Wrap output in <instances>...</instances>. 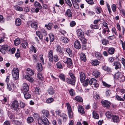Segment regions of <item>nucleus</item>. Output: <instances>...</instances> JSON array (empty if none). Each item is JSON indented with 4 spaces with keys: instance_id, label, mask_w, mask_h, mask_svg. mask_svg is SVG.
Masks as SVG:
<instances>
[{
    "instance_id": "obj_58",
    "label": "nucleus",
    "mask_w": 125,
    "mask_h": 125,
    "mask_svg": "<svg viewBox=\"0 0 125 125\" xmlns=\"http://www.w3.org/2000/svg\"><path fill=\"white\" fill-rule=\"evenodd\" d=\"M54 99L52 98H50L47 99L46 100V102L48 103H50L53 101Z\"/></svg>"
},
{
    "instance_id": "obj_3",
    "label": "nucleus",
    "mask_w": 125,
    "mask_h": 125,
    "mask_svg": "<svg viewBox=\"0 0 125 125\" xmlns=\"http://www.w3.org/2000/svg\"><path fill=\"white\" fill-rule=\"evenodd\" d=\"M11 108L15 111L19 112L20 109L19 108V103L17 100H15L12 102L11 104Z\"/></svg>"
},
{
    "instance_id": "obj_31",
    "label": "nucleus",
    "mask_w": 125,
    "mask_h": 125,
    "mask_svg": "<svg viewBox=\"0 0 125 125\" xmlns=\"http://www.w3.org/2000/svg\"><path fill=\"white\" fill-rule=\"evenodd\" d=\"M42 113L47 117H48L50 115L49 112L47 110H43L42 111Z\"/></svg>"
},
{
    "instance_id": "obj_15",
    "label": "nucleus",
    "mask_w": 125,
    "mask_h": 125,
    "mask_svg": "<svg viewBox=\"0 0 125 125\" xmlns=\"http://www.w3.org/2000/svg\"><path fill=\"white\" fill-rule=\"evenodd\" d=\"M101 103L103 106L107 108L109 107L111 104L109 102L106 100L102 101Z\"/></svg>"
},
{
    "instance_id": "obj_19",
    "label": "nucleus",
    "mask_w": 125,
    "mask_h": 125,
    "mask_svg": "<svg viewBox=\"0 0 125 125\" xmlns=\"http://www.w3.org/2000/svg\"><path fill=\"white\" fill-rule=\"evenodd\" d=\"M81 60L84 62H85L86 60V57L85 55L83 53H81L80 54Z\"/></svg>"
},
{
    "instance_id": "obj_42",
    "label": "nucleus",
    "mask_w": 125,
    "mask_h": 125,
    "mask_svg": "<svg viewBox=\"0 0 125 125\" xmlns=\"http://www.w3.org/2000/svg\"><path fill=\"white\" fill-rule=\"evenodd\" d=\"M61 41L64 43H67L68 42V40L67 38L65 37H63L61 38Z\"/></svg>"
},
{
    "instance_id": "obj_16",
    "label": "nucleus",
    "mask_w": 125,
    "mask_h": 125,
    "mask_svg": "<svg viewBox=\"0 0 125 125\" xmlns=\"http://www.w3.org/2000/svg\"><path fill=\"white\" fill-rule=\"evenodd\" d=\"M29 89V86L27 83H24L23 84L22 90L23 92H28Z\"/></svg>"
},
{
    "instance_id": "obj_34",
    "label": "nucleus",
    "mask_w": 125,
    "mask_h": 125,
    "mask_svg": "<svg viewBox=\"0 0 125 125\" xmlns=\"http://www.w3.org/2000/svg\"><path fill=\"white\" fill-rule=\"evenodd\" d=\"M36 35L39 37L40 39L42 41L43 36L40 32L39 31H37L36 32Z\"/></svg>"
},
{
    "instance_id": "obj_64",
    "label": "nucleus",
    "mask_w": 125,
    "mask_h": 125,
    "mask_svg": "<svg viewBox=\"0 0 125 125\" xmlns=\"http://www.w3.org/2000/svg\"><path fill=\"white\" fill-rule=\"evenodd\" d=\"M96 12L97 14H99L101 13L102 10L101 8L99 7H97L96 8Z\"/></svg>"
},
{
    "instance_id": "obj_21",
    "label": "nucleus",
    "mask_w": 125,
    "mask_h": 125,
    "mask_svg": "<svg viewBox=\"0 0 125 125\" xmlns=\"http://www.w3.org/2000/svg\"><path fill=\"white\" fill-rule=\"evenodd\" d=\"M66 16H67L69 17H71L72 16V13L71 10L69 9H68L66 10L65 13Z\"/></svg>"
},
{
    "instance_id": "obj_46",
    "label": "nucleus",
    "mask_w": 125,
    "mask_h": 125,
    "mask_svg": "<svg viewBox=\"0 0 125 125\" xmlns=\"http://www.w3.org/2000/svg\"><path fill=\"white\" fill-rule=\"evenodd\" d=\"M75 1H74L73 2H72L73 7L76 9H79V7L78 4L77 3H75Z\"/></svg>"
},
{
    "instance_id": "obj_29",
    "label": "nucleus",
    "mask_w": 125,
    "mask_h": 125,
    "mask_svg": "<svg viewBox=\"0 0 125 125\" xmlns=\"http://www.w3.org/2000/svg\"><path fill=\"white\" fill-rule=\"evenodd\" d=\"M109 29L104 28L102 31V33L104 35H107L109 34Z\"/></svg>"
},
{
    "instance_id": "obj_59",
    "label": "nucleus",
    "mask_w": 125,
    "mask_h": 125,
    "mask_svg": "<svg viewBox=\"0 0 125 125\" xmlns=\"http://www.w3.org/2000/svg\"><path fill=\"white\" fill-rule=\"evenodd\" d=\"M20 107L21 108H23L25 106V103L21 101L20 102Z\"/></svg>"
},
{
    "instance_id": "obj_51",
    "label": "nucleus",
    "mask_w": 125,
    "mask_h": 125,
    "mask_svg": "<svg viewBox=\"0 0 125 125\" xmlns=\"http://www.w3.org/2000/svg\"><path fill=\"white\" fill-rule=\"evenodd\" d=\"M50 39L51 42L53 41L54 40V36L52 34H50L49 35Z\"/></svg>"
},
{
    "instance_id": "obj_13",
    "label": "nucleus",
    "mask_w": 125,
    "mask_h": 125,
    "mask_svg": "<svg viewBox=\"0 0 125 125\" xmlns=\"http://www.w3.org/2000/svg\"><path fill=\"white\" fill-rule=\"evenodd\" d=\"M114 64L115 66V68L116 70H117L121 68V65L120 62L118 61L114 62Z\"/></svg>"
},
{
    "instance_id": "obj_6",
    "label": "nucleus",
    "mask_w": 125,
    "mask_h": 125,
    "mask_svg": "<svg viewBox=\"0 0 125 125\" xmlns=\"http://www.w3.org/2000/svg\"><path fill=\"white\" fill-rule=\"evenodd\" d=\"M95 56L99 60L103 62H104L105 59L102 54L99 52H96L95 54Z\"/></svg>"
},
{
    "instance_id": "obj_17",
    "label": "nucleus",
    "mask_w": 125,
    "mask_h": 125,
    "mask_svg": "<svg viewBox=\"0 0 125 125\" xmlns=\"http://www.w3.org/2000/svg\"><path fill=\"white\" fill-rule=\"evenodd\" d=\"M24 96L26 99H28L31 98V94L28 92H23Z\"/></svg>"
},
{
    "instance_id": "obj_60",
    "label": "nucleus",
    "mask_w": 125,
    "mask_h": 125,
    "mask_svg": "<svg viewBox=\"0 0 125 125\" xmlns=\"http://www.w3.org/2000/svg\"><path fill=\"white\" fill-rule=\"evenodd\" d=\"M115 97L117 100L122 101H124V100L123 99L118 95H116Z\"/></svg>"
},
{
    "instance_id": "obj_24",
    "label": "nucleus",
    "mask_w": 125,
    "mask_h": 125,
    "mask_svg": "<svg viewBox=\"0 0 125 125\" xmlns=\"http://www.w3.org/2000/svg\"><path fill=\"white\" fill-rule=\"evenodd\" d=\"M93 116L94 118L95 119H98L99 118V115L95 111H93L92 113Z\"/></svg>"
},
{
    "instance_id": "obj_14",
    "label": "nucleus",
    "mask_w": 125,
    "mask_h": 125,
    "mask_svg": "<svg viewBox=\"0 0 125 125\" xmlns=\"http://www.w3.org/2000/svg\"><path fill=\"white\" fill-rule=\"evenodd\" d=\"M9 46L7 45H0V52H1L2 53H3L2 52V51L7 50L9 47Z\"/></svg>"
},
{
    "instance_id": "obj_54",
    "label": "nucleus",
    "mask_w": 125,
    "mask_h": 125,
    "mask_svg": "<svg viewBox=\"0 0 125 125\" xmlns=\"http://www.w3.org/2000/svg\"><path fill=\"white\" fill-rule=\"evenodd\" d=\"M66 4L70 7L72 6V4L70 0H64Z\"/></svg>"
},
{
    "instance_id": "obj_63",
    "label": "nucleus",
    "mask_w": 125,
    "mask_h": 125,
    "mask_svg": "<svg viewBox=\"0 0 125 125\" xmlns=\"http://www.w3.org/2000/svg\"><path fill=\"white\" fill-rule=\"evenodd\" d=\"M41 32L44 35H46L47 34V31L43 28H42L41 29Z\"/></svg>"
},
{
    "instance_id": "obj_39",
    "label": "nucleus",
    "mask_w": 125,
    "mask_h": 125,
    "mask_svg": "<svg viewBox=\"0 0 125 125\" xmlns=\"http://www.w3.org/2000/svg\"><path fill=\"white\" fill-rule=\"evenodd\" d=\"M89 80L88 79H87L85 80H84V81L82 83H83V85L85 86H86L89 83Z\"/></svg>"
},
{
    "instance_id": "obj_2",
    "label": "nucleus",
    "mask_w": 125,
    "mask_h": 125,
    "mask_svg": "<svg viewBox=\"0 0 125 125\" xmlns=\"http://www.w3.org/2000/svg\"><path fill=\"white\" fill-rule=\"evenodd\" d=\"M38 122L40 125H48L49 124L48 119L44 116H42L41 119L39 118Z\"/></svg>"
},
{
    "instance_id": "obj_10",
    "label": "nucleus",
    "mask_w": 125,
    "mask_h": 125,
    "mask_svg": "<svg viewBox=\"0 0 125 125\" xmlns=\"http://www.w3.org/2000/svg\"><path fill=\"white\" fill-rule=\"evenodd\" d=\"M66 82L69 84H70L72 85H74L75 84V83L76 81V80L72 79L67 78L66 79Z\"/></svg>"
},
{
    "instance_id": "obj_23",
    "label": "nucleus",
    "mask_w": 125,
    "mask_h": 125,
    "mask_svg": "<svg viewBox=\"0 0 125 125\" xmlns=\"http://www.w3.org/2000/svg\"><path fill=\"white\" fill-rule=\"evenodd\" d=\"M102 68L104 70L106 71L108 73H110L112 71L111 69L109 67L106 66H103Z\"/></svg>"
},
{
    "instance_id": "obj_27",
    "label": "nucleus",
    "mask_w": 125,
    "mask_h": 125,
    "mask_svg": "<svg viewBox=\"0 0 125 125\" xmlns=\"http://www.w3.org/2000/svg\"><path fill=\"white\" fill-rule=\"evenodd\" d=\"M26 73L30 75H32L34 74L33 71L30 68H28L27 69Z\"/></svg>"
},
{
    "instance_id": "obj_32",
    "label": "nucleus",
    "mask_w": 125,
    "mask_h": 125,
    "mask_svg": "<svg viewBox=\"0 0 125 125\" xmlns=\"http://www.w3.org/2000/svg\"><path fill=\"white\" fill-rule=\"evenodd\" d=\"M74 99L76 101L79 102H82L83 101V99L82 97L79 96H76Z\"/></svg>"
},
{
    "instance_id": "obj_57",
    "label": "nucleus",
    "mask_w": 125,
    "mask_h": 125,
    "mask_svg": "<svg viewBox=\"0 0 125 125\" xmlns=\"http://www.w3.org/2000/svg\"><path fill=\"white\" fill-rule=\"evenodd\" d=\"M40 92V88L38 87H36L35 89V93L37 94H39Z\"/></svg>"
},
{
    "instance_id": "obj_50",
    "label": "nucleus",
    "mask_w": 125,
    "mask_h": 125,
    "mask_svg": "<svg viewBox=\"0 0 125 125\" xmlns=\"http://www.w3.org/2000/svg\"><path fill=\"white\" fill-rule=\"evenodd\" d=\"M56 51L60 53H62V51L61 48V47L59 45H57Z\"/></svg>"
},
{
    "instance_id": "obj_45",
    "label": "nucleus",
    "mask_w": 125,
    "mask_h": 125,
    "mask_svg": "<svg viewBox=\"0 0 125 125\" xmlns=\"http://www.w3.org/2000/svg\"><path fill=\"white\" fill-rule=\"evenodd\" d=\"M34 120L33 118L32 117H28L27 119V122L28 123L32 122Z\"/></svg>"
},
{
    "instance_id": "obj_12",
    "label": "nucleus",
    "mask_w": 125,
    "mask_h": 125,
    "mask_svg": "<svg viewBox=\"0 0 125 125\" xmlns=\"http://www.w3.org/2000/svg\"><path fill=\"white\" fill-rule=\"evenodd\" d=\"M74 45L75 48L77 49H79L81 47L80 42L78 40H76L74 42Z\"/></svg>"
},
{
    "instance_id": "obj_56",
    "label": "nucleus",
    "mask_w": 125,
    "mask_h": 125,
    "mask_svg": "<svg viewBox=\"0 0 125 125\" xmlns=\"http://www.w3.org/2000/svg\"><path fill=\"white\" fill-rule=\"evenodd\" d=\"M102 42L103 45H107L108 43V41L106 39H104L102 40Z\"/></svg>"
},
{
    "instance_id": "obj_52",
    "label": "nucleus",
    "mask_w": 125,
    "mask_h": 125,
    "mask_svg": "<svg viewBox=\"0 0 125 125\" xmlns=\"http://www.w3.org/2000/svg\"><path fill=\"white\" fill-rule=\"evenodd\" d=\"M121 73L120 72H118L115 75V78L117 79H118L121 76Z\"/></svg>"
},
{
    "instance_id": "obj_18",
    "label": "nucleus",
    "mask_w": 125,
    "mask_h": 125,
    "mask_svg": "<svg viewBox=\"0 0 125 125\" xmlns=\"http://www.w3.org/2000/svg\"><path fill=\"white\" fill-rule=\"evenodd\" d=\"M31 26L32 28L35 30L37 29V23L36 22H31Z\"/></svg>"
},
{
    "instance_id": "obj_44",
    "label": "nucleus",
    "mask_w": 125,
    "mask_h": 125,
    "mask_svg": "<svg viewBox=\"0 0 125 125\" xmlns=\"http://www.w3.org/2000/svg\"><path fill=\"white\" fill-rule=\"evenodd\" d=\"M96 80L94 78H92L89 81V84H93L94 83H96Z\"/></svg>"
},
{
    "instance_id": "obj_40",
    "label": "nucleus",
    "mask_w": 125,
    "mask_h": 125,
    "mask_svg": "<svg viewBox=\"0 0 125 125\" xmlns=\"http://www.w3.org/2000/svg\"><path fill=\"white\" fill-rule=\"evenodd\" d=\"M92 65L94 66L98 65L99 64V62L97 60L93 61L92 62Z\"/></svg>"
},
{
    "instance_id": "obj_53",
    "label": "nucleus",
    "mask_w": 125,
    "mask_h": 125,
    "mask_svg": "<svg viewBox=\"0 0 125 125\" xmlns=\"http://www.w3.org/2000/svg\"><path fill=\"white\" fill-rule=\"evenodd\" d=\"M37 76L38 78L40 80H42L43 79V77L42 76V74L41 73H39L37 74Z\"/></svg>"
},
{
    "instance_id": "obj_61",
    "label": "nucleus",
    "mask_w": 125,
    "mask_h": 125,
    "mask_svg": "<svg viewBox=\"0 0 125 125\" xmlns=\"http://www.w3.org/2000/svg\"><path fill=\"white\" fill-rule=\"evenodd\" d=\"M112 31L113 33H114L116 36L118 35V34L117 32V31L115 28L114 27L112 29Z\"/></svg>"
},
{
    "instance_id": "obj_20",
    "label": "nucleus",
    "mask_w": 125,
    "mask_h": 125,
    "mask_svg": "<svg viewBox=\"0 0 125 125\" xmlns=\"http://www.w3.org/2000/svg\"><path fill=\"white\" fill-rule=\"evenodd\" d=\"M115 51V49L113 47H110L108 49L107 52L109 54L112 55L113 54Z\"/></svg>"
},
{
    "instance_id": "obj_9",
    "label": "nucleus",
    "mask_w": 125,
    "mask_h": 125,
    "mask_svg": "<svg viewBox=\"0 0 125 125\" xmlns=\"http://www.w3.org/2000/svg\"><path fill=\"white\" fill-rule=\"evenodd\" d=\"M86 78L85 73L83 72H81L80 73V79L81 83L84 81Z\"/></svg>"
},
{
    "instance_id": "obj_7",
    "label": "nucleus",
    "mask_w": 125,
    "mask_h": 125,
    "mask_svg": "<svg viewBox=\"0 0 125 125\" xmlns=\"http://www.w3.org/2000/svg\"><path fill=\"white\" fill-rule=\"evenodd\" d=\"M63 61L65 63H67L68 65H71L72 64V61L71 59L66 57L64 58Z\"/></svg>"
},
{
    "instance_id": "obj_11",
    "label": "nucleus",
    "mask_w": 125,
    "mask_h": 125,
    "mask_svg": "<svg viewBox=\"0 0 125 125\" xmlns=\"http://www.w3.org/2000/svg\"><path fill=\"white\" fill-rule=\"evenodd\" d=\"M112 118L114 122L117 123L119 122L120 121L119 117L117 115H112Z\"/></svg>"
},
{
    "instance_id": "obj_25",
    "label": "nucleus",
    "mask_w": 125,
    "mask_h": 125,
    "mask_svg": "<svg viewBox=\"0 0 125 125\" xmlns=\"http://www.w3.org/2000/svg\"><path fill=\"white\" fill-rule=\"evenodd\" d=\"M25 77L26 79H27L31 82L32 83L34 79L32 78L28 75H25Z\"/></svg>"
},
{
    "instance_id": "obj_26",
    "label": "nucleus",
    "mask_w": 125,
    "mask_h": 125,
    "mask_svg": "<svg viewBox=\"0 0 125 125\" xmlns=\"http://www.w3.org/2000/svg\"><path fill=\"white\" fill-rule=\"evenodd\" d=\"M65 51L71 57L72 56V52L70 48H67L65 50Z\"/></svg>"
},
{
    "instance_id": "obj_62",
    "label": "nucleus",
    "mask_w": 125,
    "mask_h": 125,
    "mask_svg": "<svg viewBox=\"0 0 125 125\" xmlns=\"http://www.w3.org/2000/svg\"><path fill=\"white\" fill-rule=\"evenodd\" d=\"M15 9L16 10L20 11H22L23 10V9L22 8L18 6L15 7Z\"/></svg>"
},
{
    "instance_id": "obj_49",
    "label": "nucleus",
    "mask_w": 125,
    "mask_h": 125,
    "mask_svg": "<svg viewBox=\"0 0 125 125\" xmlns=\"http://www.w3.org/2000/svg\"><path fill=\"white\" fill-rule=\"evenodd\" d=\"M90 27L92 29H97L99 28V26L98 25L91 24L90 25Z\"/></svg>"
},
{
    "instance_id": "obj_43",
    "label": "nucleus",
    "mask_w": 125,
    "mask_h": 125,
    "mask_svg": "<svg viewBox=\"0 0 125 125\" xmlns=\"http://www.w3.org/2000/svg\"><path fill=\"white\" fill-rule=\"evenodd\" d=\"M112 112L111 111H107V112L105 114L106 116L108 118H110L111 117H112Z\"/></svg>"
},
{
    "instance_id": "obj_4",
    "label": "nucleus",
    "mask_w": 125,
    "mask_h": 125,
    "mask_svg": "<svg viewBox=\"0 0 125 125\" xmlns=\"http://www.w3.org/2000/svg\"><path fill=\"white\" fill-rule=\"evenodd\" d=\"M13 78L15 80L18 79L19 78V71L18 68H14L12 71Z\"/></svg>"
},
{
    "instance_id": "obj_41",
    "label": "nucleus",
    "mask_w": 125,
    "mask_h": 125,
    "mask_svg": "<svg viewBox=\"0 0 125 125\" xmlns=\"http://www.w3.org/2000/svg\"><path fill=\"white\" fill-rule=\"evenodd\" d=\"M34 6L35 7L40 8V9H41L42 8V7L40 3L37 1H35V2Z\"/></svg>"
},
{
    "instance_id": "obj_47",
    "label": "nucleus",
    "mask_w": 125,
    "mask_h": 125,
    "mask_svg": "<svg viewBox=\"0 0 125 125\" xmlns=\"http://www.w3.org/2000/svg\"><path fill=\"white\" fill-rule=\"evenodd\" d=\"M20 43V40L19 39H17L14 41V44L16 46L18 45Z\"/></svg>"
},
{
    "instance_id": "obj_22",
    "label": "nucleus",
    "mask_w": 125,
    "mask_h": 125,
    "mask_svg": "<svg viewBox=\"0 0 125 125\" xmlns=\"http://www.w3.org/2000/svg\"><path fill=\"white\" fill-rule=\"evenodd\" d=\"M47 91L48 93L50 95H52L54 93L53 88L52 86H50L49 88L47 90Z\"/></svg>"
},
{
    "instance_id": "obj_38",
    "label": "nucleus",
    "mask_w": 125,
    "mask_h": 125,
    "mask_svg": "<svg viewBox=\"0 0 125 125\" xmlns=\"http://www.w3.org/2000/svg\"><path fill=\"white\" fill-rule=\"evenodd\" d=\"M52 25V23H49L48 25H45V26L46 27L48 30H50L51 29Z\"/></svg>"
},
{
    "instance_id": "obj_55",
    "label": "nucleus",
    "mask_w": 125,
    "mask_h": 125,
    "mask_svg": "<svg viewBox=\"0 0 125 125\" xmlns=\"http://www.w3.org/2000/svg\"><path fill=\"white\" fill-rule=\"evenodd\" d=\"M69 93L71 96H73L75 95V93L74 90L72 89H71L69 91Z\"/></svg>"
},
{
    "instance_id": "obj_36",
    "label": "nucleus",
    "mask_w": 125,
    "mask_h": 125,
    "mask_svg": "<svg viewBox=\"0 0 125 125\" xmlns=\"http://www.w3.org/2000/svg\"><path fill=\"white\" fill-rule=\"evenodd\" d=\"M56 66L57 68L58 69H61L62 68V66L60 61L58 62L56 64Z\"/></svg>"
},
{
    "instance_id": "obj_28",
    "label": "nucleus",
    "mask_w": 125,
    "mask_h": 125,
    "mask_svg": "<svg viewBox=\"0 0 125 125\" xmlns=\"http://www.w3.org/2000/svg\"><path fill=\"white\" fill-rule=\"evenodd\" d=\"M21 24V20L19 18L16 19L15 21V24L16 26H19Z\"/></svg>"
},
{
    "instance_id": "obj_33",
    "label": "nucleus",
    "mask_w": 125,
    "mask_h": 125,
    "mask_svg": "<svg viewBox=\"0 0 125 125\" xmlns=\"http://www.w3.org/2000/svg\"><path fill=\"white\" fill-rule=\"evenodd\" d=\"M13 124L17 125H22V122L18 120H13L12 121Z\"/></svg>"
},
{
    "instance_id": "obj_8",
    "label": "nucleus",
    "mask_w": 125,
    "mask_h": 125,
    "mask_svg": "<svg viewBox=\"0 0 125 125\" xmlns=\"http://www.w3.org/2000/svg\"><path fill=\"white\" fill-rule=\"evenodd\" d=\"M76 32L79 39H81L82 37L84 36V33L81 30L78 29L77 30Z\"/></svg>"
},
{
    "instance_id": "obj_35",
    "label": "nucleus",
    "mask_w": 125,
    "mask_h": 125,
    "mask_svg": "<svg viewBox=\"0 0 125 125\" xmlns=\"http://www.w3.org/2000/svg\"><path fill=\"white\" fill-rule=\"evenodd\" d=\"M93 75L96 78L99 77L100 76L99 72L97 71H94L93 73Z\"/></svg>"
},
{
    "instance_id": "obj_1",
    "label": "nucleus",
    "mask_w": 125,
    "mask_h": 125,
    "mask_svg": "<svg viewBox=\"0 0 125 125\" xmlns=\"http://www.w3.org/2000/svg\"><path fill=\"white\" fill-rule=\"evenodd\" d=\"M53 51L50 50L48 53V58L50 61L52 62L53 61L55 62H57L59 60V58L57 55H55L53 56Z\"/></svg>"
},
{
    "instance_id": "obj_30",
    "label": "nucleus",
    "mask_w": 125,
    "mask_h": 125,
    "mask_svg": "<svg viewBox=\"0 0 125 125\" xmlns=\"http://www.w3.org/2000/svg\"><path fill=\"white\" fill-rule=\"evenodd\" d=\"M37 70L39 71H41L42 70V64L40 63H38L37 65Z\"/></svg>"
},
{
    "instance_id": "obj_48",
    "label": "nucleus",
    "mask_w": 125,
    "mask_h": 125,
    "mask_svg": "<svg viewBox=\"0 0 125 125\" xmlns=\"http://www.w3.org/2000/svg\"><path fill=\"white\" fill-rule=\"evenodd\" d=\"M59 76L60 79H61L63 81H65V76L64 75L61 74L59 75Z\"/></svg>"
},
{
    "instance_id": "obj_37",
    "label": "nucleus",
    "mask_w": 125,
    "mask_h": 125,
    "mask_svg": "<svg viewBox=\"0 0 125 125\" xmlns=\"http://www.w3.org/2000/svg\"><path fill=\"white\" fill-rule=\"evenodd\" d=\"M78 111L80 113L82 114H83L84 113V112L83 110V107L81 106H80L79 107Z\"/></svg>"
},
{
    "instance_id": "obj_5",
    "label": "nucleus",
    "mask_w": 125,
    "mask_h": 125,
    "mask_svg": "<svg viewBox=\"0 0 125 125\" xmlns=\"http://www.w3.org/2000/svg\"><path fill=\"white\" fill-rule=\"evenodd\" d=\"M66 105L68 110L69 117L70 118H72L73 117V113L72 112L70 105L69 103H66Z\"/></svg>"
}]
</instances>
